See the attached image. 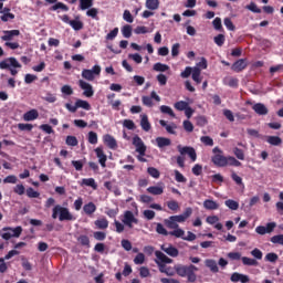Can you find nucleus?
<instances>
[{
	"instance_id": "nucleus-1",
	"label": "nucleus",
	"mask_w": 283,
	"mask_h": 283,
	"mask_svg": "<svg viewBox=\"0 0 283 283\" xmlns=\"http://www.w3.org/2000/svg\"><path fill=\"white\" fill-rule=\"evenodd\" d=\"M176 273L177 275H179L180 277H187L188 282L193 283L198 280V275H196L197 271H199V269L193 265H176L175 266Z\"/></svg>"
},
{
	"instance_id": "nucleus-2",
	"label": "nucleus",
	"mask_w": 283,
	"mask_h": 283,
	"mask_svg": "<svg viewBox=\"0 0 283 283\" xmlns=\"http://www.w3.org/2000/svg\"><path fill=\"white\" fill-rule=\"evenodd\" d=\"M52 218L53 220H56V218H59L60 222H65V221H72V220H76V218H74V214H72V212H70V209L61 206V205H56L53 210H52Z\"/></svg>"
},
{
	"instance_id": "nucleus-3",
	"label": "nucleus",
	"mask_w": 283,
	"mask_h": 283,
	"mask_svg": "<svg viewBox=\"0 0 283 283\" xmlns=\"http://www.w3.org/2000/svg\"><path fill=\"white\" fill-rule=\"evenodd\" d=\"M0 70H9L11 76H17L21 70V63L17 61V57H7L0 62Z\"/></svg>"
},
{
	"instance_id": "nucleus-4",
	"label": "nucleus",
	"mask_w": 283,
	"mask_h": 283,
	"mask_svg": "<svg viewBox=\"0 0 283 283\" xmlns=\"http://www.w3.org/2000/svg\"><path fill=\"white\" fill-rule=\"evenodd\" d=\"M155 256H156L155 263L157 264V266H159L160 273H166V275H169V272L165 268V264H172L174 260L158 250L155 251Z\"/></svg>"
},
{
	"instance_id": "nucleus-5",
	"label": "nucleus",
	"mask_w": 283,
	"mask_h": 283,
	"mask_svg": "<svg viewBox=\"0 0 283 283\" xmlns=\"http://www.w3.org/2000/svg\"><path fill=\"white\" fill-rule=\"evenodd\" d=\"M120 220L128 229H134V224H138V218H136V214L130 210H126L123 216H120Z\"/></svg>"
},
{
	"instance_id": "nucleus-6",
	"label": "nucleus",
	"mask_w": 283,
	"mask_h": 283,
	"mask_svg": "<svg viewBox=\"0 0 283 283\" xmlns=\"http://www.w3.org/2000/svg\"><path fill=\"white\" fill-rule=\"evenodd\" d=\"M212 163L213 165H216L217 167H227V157H224V155H222V149H220L219 147H214L212 149Z\"/></svg>"
},
{
	"instance_id": "nucleus-7",
	"label": "nucleus",
	"mask_w": 283,
	"mask_h": 283,
	"mask_svg": "<svg viewBox=\"0 0 283 283\" xmlns=\"http://www.w3.org/2000/svg\"><path fill=\"white\" fill-rule=\"evenodd\" d=\"M2 231H6L2 233V239L3 240H10L11 238H19L21 233H23V228L21 226H18L15 228H3Z\"/></svg>"
},
{
	"instance_id": "nucleus-8",
	"label": "nucleus",
	"mask_w": 283,
	"mask_h": 283,
	"mask_svg": "<svg viewBox=\"0 0 283 283\" xmlns=\"http://www.w3.org/2000/svg\"><path fill=\"white\" fill-rule=\"evenodd\" d=\"M96 76H101V65H94L91 70L84 69L82 71V77H84L85 81H94Z\"/></svg>"
},
{
	"instance_id": "nucleus-9",
	"label": "nucleus",
	"mask_w": 283,
	"mask_h": 283,
	"mask_svg": "<svg viewBox=\"0 0 283 283\" xmlns=\"http://www.w3.org/2000/svg\"><path fill=\"white\" fill-rule=\"evenodd\" d=\"M133 145L137 154H140V156H145V154L147 153V146L138 135L133 137Z\"/></svg>"
},
{
	"instance_id": "nucleus-10",
	"label": "nucleus",
	"mask_w": 283,
	"mask_h": 283,
	"mask_svg": "<svg viewBox=\"0 0 283 283\" xmlns=\"http://www.w3.org/2000/svg\"><path fill=\"white\" fill-rule=\"evenodd\" d=\"M275 227H277V223L275 222H269L266 226H258L255 228V233L259 235H266V233H273L275 231Z\"/></svg>"
},
{
	"instance_id": "nucleus-11",
	"label": "nucleus",
	"mask_w": 283,
	"mask_h": 283,
	"mask_svg": "<svg viewBox=\"0 0 283 283\" xmlns=\"http://www.w3.org/2000/svg\"><path fill=\"white\" fill-rule=\"evenodd\" d=\"M179 154H181V156L185 155H189V158H191L192 163H196L198 155L196 154V149H193V147H189V146H179L177 147Z\"/></svg>"
},
{
	"instance_id": "nucleus-12",
	"label": "nucleus",
	"mask_w": 283,
	"mask_h": 283,
	"mask_svg": "<svg viewBox=\"0 0 283 283\" xmlns=\"http://www.w3.org/2000/svg\"><path fill=\"white\" fill-rule=\"evenodd\" d=\"M161 251L169 255L170 258H178L179 251L176 249V247H172L171 243H164L160 245Z\"/></svg>"
},
{
	"instance_id": "nucleus-13",
	"label": "nucleus",
	"mask_w": 283,
	"mask_h": 283,
	"mask_svg": "<svg viewBox=\"0 0 283 283\" xmlns=\"http://www.w3.org/2000/svg\"><path fill=\"white\" fill-rule=\"evenodd\" d=\"M78 85L81 87V90H83V94L86 96V98H92V96H94V88L92 87V84L80 80L78 81Z\"/></svg>"
},
{
	"instance_id": "nucleus-14",
	"label": "nucleus",
	"mask_w": 283,
	"mask_h": 283,
	"mask_svg": "<svg viewBox=\"0 0 283 283\" xmlns=\"http://www.w3.org/2000/svg\"><path fill=\"white\" fill-rule=\"evenodd\" d=\"M191 213H193V209L191 208H187L184 213L178 214V216H171L175 220V222L178 223H182V222H187L188 218H191Z\"/></svg>"
},
{
	"instance_id": "nucleus-15",
	"label": "nucleus",
	"mask_w": 283,
	"mask_h": 283,
	"mask_svg": "<svg viewBox=\"0 0 283 283\" xmlns=\"http://www.w3.org/2000/svg\"><path fill=\"white\" fill-rule=\"evenodd\" d=\"M249 65V63H247V60L245 59H240L238 61H235L232 66H231V70L232 72H237V73H240L242 72L243 70H247V66Z\"/></svg>"
},
{
	"instance_id": "nucleus-16",
	"label": "nucleus",
	"mask_w": 283,
	"mask_h": 283,
	"mask_svg": "<svg viewBox=\"0 0 283 283\" xmlns=\"http://www.w3.org/2000/svg\"><path fill=\"white\" fill-rule=\"evenodd\" d=\"M148 193H151V196H163L165 192V185L159 184L158 186H150L147 188Z\"/></svg>"
},
{
	"instance_id": "nucleus-17",
	"label": "nucleus",
	"mask_w": 283,
	"mask_h": 283,
	"mask_svg": "<svg viewBox=\"0 0 283 283\" xmlns=\"http://www.w3.org/2000/svg\"><path fill=\"white\" fill-rule=\"evenodd\" d=\"M252 109L258 114L259 116H266L269 114V108L266 105L262 103H256L252 106Z\"/></svg>"
},
{
	"instance_id": "nucleus-18",
	"label": "nucleus",
	"mask_w": 283,
	"mask_h": 283,
	"mask_svg": "<svg viewBox=\"0 0 283 283\" xmlns=\"http://www.w3.org/2000/svg\"><path fill=\"white\" fill-rule=\"evenodd\" d=\"M95 154L98 158V163L101 165V167L105 168L106 167V163H107V155H105V153L103 151L102 147H97L95 149Z\"/></svg>"
},
{
	"instance_id": "nucleus-19",
	"label": "nucleus",
	"mask_w": 283,
	"mask_h": 283,
	"mask_svg": "<svg viewBox=\"0 0 283 283\" xmlns=\"http://www.w3.org/2000/svg\"><path fill=\"white\" fill-rule=\"evenodd\" d=\"M2 34H3L1 36L2 41H12L14 36H19V34H21V31L19 30L2 31Z\"/></svg>"
},
{
	"instance_id": "nucleus-20",
	"label": "nucleus",
	"mask_w": 283,
	"mask_h": 283,
	"mask_svg": "<svg viewBox=\"0 0 283 283\" xmlns=\"http://www.w3.org/2000/svg\"><path fill=\"white\" fill-rule=\"evenodd\" d=\"M230 280H231V282H241V283L250 282L249 275L240 274L238 272L232 273Z\"/></svg>"
},
{
	"instance_id": "nucleus-21",
	"label": "nucleus",
	"mask_w": 283,
	"mask_h": 283,
	"mask_svg": "<svg viewBox=\"0 0 283 283\" xmlns=\"http://www.w3.org/2000/svg\"><path fill=\"white\" fill-rule=\"evenodd\" d=\"M159 124L161 125V127H165L168 134H172L174 136H176V129H178V126L176 124H167L165 119L159 120Z\"/></svg>"
},
{
	"instance_id": "nucleus-22",
	"label": "nucleus",
	"mask_w": 283,
	"mask_h": 283,
	"mask_svg": "<svg viewBox=\"0 0 283 283\" xmlns=\"http://www.w3.org/2000/svg\"><path fill=\"white\" fill-rule=\"evenodd\" d=\"M103 140L109 149H116L118 147V144L116 143V139L112 135H104Z\"/></svg>"
},
{
	"instance_id": "nucleus-23",
	"label": "nucleus",
	"mask_w": 283,
	"mask_h": 283,
	"mask_svg": "<svg viewBox=\"0 0 283 283\" xmlns=\"http://www.w3.org/2000/svg\"><path fill=\"white\" fill-rule=\"evenodd\" d=\"M205 264H206L207 269H210L211 273H219L220 268H218V262H216V260L207 259L205 261Z\"/></svg>"
},
{
	"instance_id": "nucleus-24",
	"label": "nucleus",
	"mask_w": 283,
	"mask_h": 283,
	"mask_svg": "<svg viewBox=\"0 0 283 283\" xmlns=\"http://www.w3.org/2000/svg\"><path fill=\"white\" fill-rule=\"evenodd\" d=\"M140 127L144 132H149L151 129V123H149V117L145 114L140 115Z\"/></svg>"
},
{
	"instance_id": "nucleus-25",
	"label": "nucleus",
	"mask_w": 283,
	"mask_h": 283,
	"mask_svg": "<svg viewBox=\"0 0 283 283\" xmlns=\"http://www.w3.org/2000/svg\"><path fill=\"white\" fill-rule=\"evenodd\" d=\"M205 209H208L209 211H216V209H220V205L218 202L207 199L203 201Z\"/></svg>"
},
{
	"instance_id": "nucleus-26",
	"label": "nucleus",
	"mask_w": 283,
	"mask_h": 283,
	"mask_svg": "<svg viewBox=\"0 0 283 283\" xmlns=\"http://www.w3.org/2000/svg\"><path fill=\"white\" fill-rule=\"evenodd\" d=\"M39 118V111L31 109L23 115V119L27 122L36 120Z\"/></svg>"
},
{
	"instance_id": "nucleus-27",
	"label": "nucleus",
	"mask_w": 283,
	"mask_h": 283,
	"mask_svg": "<svg viewBox=\"0 0 283 283\" xmlns=\"http://www.w3.org/2000/svg\"><path fill=\"white\" fill-rule=\"evenodd\" d=\"M200 74H202L200 67H192V81H195L197 85H200V83H202V77L200 76Z\"/></svg>"
},
{
	"instance_id": "nucleus-28",
	"label": "nucleus",
	"mask_w": 283,
	"mask_h": 283,
	"mask_svg": "<svg viewBox=\"0 0 283 283\" xmlns=\"http://www.w3.org/2000/svg\"><path fill=\"white\" fill-rule=\"evenodd\" d=\"M83 211L86 216H93L96 212V205L94 202H88L84 205Z\"/></svg>"
},
{
	"instance_id": "nucleus-29",
	"label": "nucleus",
	"mask_w": 283,
	"mask_h": 283,
	"mask_svg": "<svg viewBox=\"0 0 283 283\" xmlns=\"http://www.w3.org/2000/svg\"><path fill=\"white\" fill-rule=\"evenodd\" d=\"M156 143L157 147H159V149H163V147H169V145H171V139L167 137H157Z\"/></svg>"
},
{
	"instance_id": "nucleus-30",
	"label": "nucleus",
	"mask_w": 283,
	"mask_h": 283,
	"mask_svg": "<svg viewBox=\"0 0 283 283\" xmlns=\"http://www.w3.org/2000/svg\"><path fill=\"white\" fill-rule=\"evenodd\" d=\"M81 186L92 187L94 190L98 189V185H96V180H94V178L82 179Z\"/></svg>"
},
{
	"instance_id": "nucleus-31",
	"label": "nucleus",
	"mask_w": 283,
	"mask_h": 283,
	"mask_svg": "<svg viewBox=\"0 0 283 283\" xmlns=\"http://www.w3.org/2000/svg\"><path fill=\"white\" fill-rule=\"evenodd\" d=\"M94 224L97 229L105 230L109 227V221L106 218H101L95 220Z\"/></svg>"
},
{
	"instance_id": "nucleus-32",
	"label": "nucleus",
	"mask_w": 283,
	"mask_h": 283,
	"mask_svg": "<svg viewBox=\"0 0 283 283\" xmlns=\"http://www.w3.org/2000/svg\"><path fill=\"white\" fill-rule=\"evenodd\" d=\"M145 7L147 10H158L160 8V1L159 0H146Z\"/></svg>"
},
{
	"instance_id": "nucleus-33",
	"label": "nucleus",
	"mask_w": 283,
	"mask_h": 283,
	"mask_svg": "<svg viewBox=\"0 0 283 283\" xmlns=\"http://www.w3.org/2000/svg\"><path fill=\"white\" fill-rule=\"evenodd\" d=\"M266 143H269V145H273L274 147H277L282 145V138L277 136H268Z\"/></svg>"
},
{
	"instance_id": "nucleus-34",
	"label": "nucleus",
	"mask_w": 283,
	"mask_h": 283,
	"mask_svg": "<svg viewBox=\"0 0 283 283\" xmlns=\"http://www.w3.org/2000/svg\"><path fill=\"white\" fill-rule=\"evenodd\" d=\"M164 222L168 229H178L180 227L172 217L165 219Z\"/></svg>"
},
{
	"instance_id": "nucleus-35",
	"label": "nucleus",
	"mask_w": 283,
	"mask_h": 283,
	"mask_svg": "<svg viewBox=\"0 0 283 283\" xmlns=\"http://www.w3.org/2000/svg\"><path fill=\"white\" fill-rule=\"evenodd\" d=\"M241 260L244 266H258V260L255 259H251L249 256H242Z\"/></svg>"
},
{
	"instance_id": "nucleus-36",
	"label": "nucleus",
	"mask_w": 283,
	"mask_h": 283,
	"mask_svg": "<svg viewBox=\"0 0 283 283\" xmlns=\"http://www.w3.org/2000/svg\"><path fill=\"white\" fill-rule=\"evenodd\" d=\"M224 205L226 207H228V209H231L232 211H238V209L240 208V203L232 199L226 200Z\"/></svg>"
},
{
	"instance_id": "nucleus-37",
	"label": "nucleus",
	"mask_w": 283,
	"mask_h": 283,
	"mask_svg": "<svg viewBox=\"0 0 283 283\" xmlns=\"http://www.w3.org/2000/svg\"><path fill=\"white\" fill-rule=\"evenodd\" d=\"M153 70L155 72H167L169 71V65L157 62L154 64Z\"/></svg>"
},
{
	"instance_id": "nucleus-38",
	"label": "nucleus",
	"mask_w": 283,
	"mask_h": 283,
	"mask_svg": "<svg viewBox=\"0 0 283 283\" xmlns=\"http://www.w3.org/2000/svg\"><path fill=\"white\" fill-rule=\"evenodd\" d=\"M94 6V0H80V10H90Z\"/></svg>"
},
{
	"instance_id": "nucleus-39",
	"label": "nucleus",
	"mask_w": 283,
	"mask_h": 283,
	"mask_svg": "<svg viewBox=\"0 0 283 283\" xmlns=\"http://www.w3.org/2000/svg\"><path fill=\"white\" fill-rule=\"evenodd\" d=\"M76 107H81L82 109H86V112H90L92 109V106L90 105V102L83 101V99H77L76 101Z\"/></svg>"
},
{
	"instance_id": "nucleus-40",
	"label": "nucleus",
	"mask_w": 283,
	"mask_h": 283,
	"mask_svg": "<svg viewBox=\"0 0 283 283\" xmlns=\"http://www.w3.org/2000/svg\"><path fill=\"white\" fill-rule=\"evenodd\" d=\"M161 114H168V116H171V118H176V113H174V109L167 105L160 106Z\"/></svg>"
},
{
	"instance_id": "nucleus-41",
	"label": "nucleus",
	"mask_w": 283,
	"mask_h": 283,
	"mask_svg": "<svg viewBox=\"0 0 283 283\" xmlns=\"http://www.w3.org/2000/svg\"><path fill=\"white\" fill-rule=\"evenodd\" d=\"M223 83L229 87H238L239 81L235 77H224Z\"/></svg>"
},
{
	"instance_id": "nucleus-42",
	"label": "nucleus",
	"mask_w": 283,
	"mask_h": 283,
	"mask_svg": "<svg viewBox=\"0 0 283 283\" xmlns=\"http://www.w3.org/2000/svg\"><path fill=\"white\" fill-rule=\"evenodd\" d=\"M226 163L227 166L230 165L231 167H240V165H242V163H240L238 159H235V157H226Z\"/></svg>"
},
{
	"instance_id": "nucleus-43",
	"label": "nucleus",
	"mask_w": 283,
	"mask_h": 283,
	"mask_svg": "<svg viewBox=\"0 0 283 283\" xmlns=\"http://www.w3.org/2000/svg\"><path fill=\"white\" fill-rule=\"evenodd\" d=\"M169 235H174L175 238H185V230L179 228H175L174 231L169 232Z\"/></svg>"
},
{
	"instance_id": "nucleus-44",
	"label": "nucleus",
	"mask_w": 283,
	"mask_h": 283,
	"mask_svg": "<svg viewBox=\"0 0 283 283\" xmlns=\"http://www.w3.org/2000/svg\"><path fill=\"white\" fill-rule=\"evenodd\" d=\"M189 107V103L185 102V101H180L175 103V108L178 109V112H185L186 108Z\"/></svg>"
},
{
	"instance_id": "nucleus-45",
	"label": "nucleus",
	"mask_w": 283,
	"mask_h": 283,
	"mask_svg": "<svg viewBox=\"0 0 283 283\" xmlns=\"http://www.w3.org/2000/svg\"><path fill=\"white\" fill-rule=\"evenodd\" d=\"M122 34L125 39H129L132 36V25L126 24L122 28Z\"/></svg>"
},
{
	"instance_id": "nucleus-46",
	"label": "nucleus",
	"mask_w": 283,
	"mask_h": 283,
	"mask_svg": "<svg viewBox=\"0 0 283 283\" xmlns=\"http://www.w3.org/2000/svg\"><path fill=\"white\" fill-rule=\"evenodd\" d=\"M71 28H73V30H83V22H81V20H71L70 24Z\"/></svg>"
},
{
	"instance_id": "nucleus-47",
	"label": "nucleus",
	"mask_w": 283,
	"mask_h": 283,
	"mask_svg": "<svg viewBox=\"0 0 283 283\" xmlns=\"http://www.w3.org/2000/svg\"><path fill=\"white\" fill-rule=\"evenodd\" d=\"M227 39L224 38V34H218L217 36H214V43L216 45H218L219 48H222L224 45V41Z\"/></svg>"
},
{
	"instance_id": "nucleus-48",
	"label": "nucleus",
	"mask_w": 283,
	"mask_h": 283,
	"mask_svg": "<svg viewBox=\"0 0 283 283\" xmlns=\"http://www.w3.org/2000/svg\"><path fill=\"white\" fill-rule=\"evenodd\" d=\"M88 143L91 145H96L98 143V135L95 132L88 133Z\"/></svg>"
},
{
	"instance_id": "nucleus-49",
	"label": "nucleus",
	"mask_w": 283,
	"mask_h": 283,
	"mask_svg": "<svg viewBox=\"0 0 283 283\" xmlns=\"http://www.w3.org/2000/svg\"><path fill=\"white\" fill-rule=\"evenodd\" d=\"M134 264H145V254L143 252H138L134 259Z\"/></svg>"
},
{
	"instance_id": "nucleus-50",
	"label": "nucleus",
	"mask_w": 283,
	"mask_h": 283,
	"mask_svg": "<svg viewBox=\"0 0 283 283\" xmlns=\"http://www.w3.org/2000/svg\"><path fill=\"white\" fill-rule=\"evenodd\" d=\"M86 14L88 17H91V19H95V20H98V9L96 8H91L86 11Z\"/></svg>"
},
{
	"instance_id": "nucleus-51",
	"label": "nucleus",
	"mask_w": 283,
	"mask_h": 283,
	"mask_svg": "<svg viewBox=\"0 0 283 283\" xmlns=\"http://www.w3.org/2000/svg\"><path fill=\"white\" fill-rule=\"evenodd\" d=\"M14 19V13H1L0 20L3 21V23H8V21H12Z\"/></svg>"
},
{
	"instance_id": "nucleus-52",
	"label": "nucleus",
	"mask_w": 283,
	"mask_h": 283,
	"mask_svg": "<svg viewBox=\"0 0 283 283\" xmlns=\"http://www.w3.org/2000/svg\"><path fill=\"white\" fill-rule=\"evenodd\" d=\"M156 231L157 233H159V235H169V232L167 231V229H165V226H163V223H157Z\"/></svg>"
},
{
	"instance_id": "nucleus-53",
	"label": "nucleus",
	"mask_w": 283,
	"mask_h": 283,
	"mask_svg": "<svg viewBox=\"0 0 283 283\" xmlns=\"http://www.w3.org/2000/svg\"><path fill=\"white\" fill-rule=\"evenodd\" d=\"M167 207H168V209H170V211H178V209H180V206L178 205V201H176V200L168 201Z\"/></svg>"
},
{
	"instance_id": "nucleus-54",
	"label": "nucleus",
	"mask_w": 283,
	"mask_h": 283,
	"mask_svg": "<svg viewBox=\"0 0 283 283\" xmlns=\"http://www.w3.org/2000/svg\"><path fill=\"white\" fill-rule=\"evenodd\" d=\"M66 145H69L70 147H76V145H78V139H76V137L74 136H67Z\"/></svg>"
},
{
	"instance_id": "nucleus-55",
	"label": "nucleus",
	"mask_w": 283,
	"mask_h": 283,
	"mask_svg": "<svg viewBox=\"0 0 283 283\" xmlns=\"http://www.w3.org/2000/svg\"><path fill=\"white\" fill-rule=\"evenodd\" d=\"M114 226H115V229H116V233H123V231H125V223H123L118 220H115Z\"/></svg>"
},
{
	"instance_id": "nucleus-56",
	"label": "nucleus",
	"mask_w": 283,
	"mask_h": 283,
	"mask_svg": "<svg viewBox=\"0 0 283 283\" xmlns=\"http://www.w3.org/2000/svg\"><path fill=\"white\" fill-rule=\"evenodd\" d=\"M175 180L177 182H187V178L185 177V175L178 170H175Z\"/></svg>"
},
{
	"instance_id": "nucleus-57",
	"label": "nucleus",
	"mask_w": 283,
	"mask_h": 283,
	"mask_svg": "<svg viewBox=\"0 0 283 283\" xmlns=\"http://www.w3.org/2000/svg\"><path fill=\"white\" fill-rule=\"evenodd\" d=\"M272 244H282L283 245V234L274 235L270 239Z\"/></svg>"
},
{
	"instance_id": "nucleus-58",
	"label": "nucleus",
	"mask_w": 283,
	"mask_h": 283,
	"mask_svg": "<svg viewBox=\"0 0 283 283\" xmlns=\"http://www.w3.org/2000/svg\"><path fill=\"white\" fill-rule=\"evenodd\" d=\"M27 196H28V198H39V196H41V193H39V191H35L34 188H28Z\"/></svg>"
},
{
	"instance_id": "nucleus-59",
	"label": "nucleus",
	"mask_w": 283,
	"mask_h": 283,
	"mask_svg": "<svg viewBox=\"0 0 283 283\" xmlns=\"http://www.w3.org/2000/svg\"><path fill=\"white\" fill-rule=\"evenodd\" d=\"M233 154L238 160H244V151L238 147L233 148Z\"/></svg>"
},
{
	"instance_id": "nucleus-60",
	"label": "nucleus",
	"mask_w": 283,
	"mask_h": 283,
	"mask_svg": "<svg viewBox=\"0 0 283 283\" xmlns=\"http://www.w3.org/2000/svg\"><path fill=\"white\" fill-rule=\"evenodd\" d=\"M200 140L201 143H203V145H207L208 147H213V138L209 136H202Z\"/></svg>"
},
{
	"instance_id": "nucleus-61",
	"label": "nucleus",
	"mask_w": 283,
	"mask_h": 283,
	"mask_svg": "<svg viewBox=\"0 0 283 283\" xmlns=\"http://www.w3.org/2000/svg\"><path fill=\"white\" fill-rule=\"evenodd\" d=\"M147 171L151 178H160V171L155 167H149Z\"/></svg>"
},
{
	"instance_id": "nucleus-62",
	"label": "nucleus",
	"mask_w": 283,
	"mask_h": 283,
	"mask_svg": "<svg viewBox=\"0 0 283 283\" xmlns=\"http://www.w3.org/2000/svg\"><path fill=\"white\" fill-rule=\"evenodd\" d=\"M93 237L95 240L103 242V240H105V238H107V234L105 232L96 231L93 233Z\"/></svg>"
},
{
	"instance_id": "nucleus-63",
	"label": "nucleus",
	"mask_w": 283,
	"mask_h": 283,
	"mask_svg": "<svg viewBox=\"0 0 283 283\" xmlns=\"http://www.w3.org/2000/svg\"><path fill=\"white\" fill-rule=\"evenodd\" d=\"M251 256L255 258V260H262L263 253L260 249L255 248L251 251Z\"/></svg>"
},
{
	"instance_id": "nucleus-64",
	"label": "nucleus",
	"mask_w": 283,
	"mask_h": 283,
	"mask_svg": "<svg viewBox=\"0 0 283 283\" xmlns=\"http://www.w3.org/2000/svg\"><path fill=\"white\" fill-rule=\"evenodd\" d=\"M135 34H147L149 29L147 27L140 25L135 29Z\"/></svg>"
}]
</instances>
